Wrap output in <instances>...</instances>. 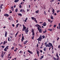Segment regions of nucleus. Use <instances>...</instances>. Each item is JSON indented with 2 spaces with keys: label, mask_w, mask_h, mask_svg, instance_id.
Returning a JSON list of instances; mask_svg holds the SVG:
<instances>
[{
  "label": "nucleus",
  "mask_w": 60,
  "mask_h": 60,
  "mask_svg": "<svg viewBox=\"0 0 60 60\" xmlns=\"http://www.w3.org/2000/svg\"><path fill=\"white\" fill-rule=\"evenodd\" d=\"M42 36L40 35L39 38L37 39V40L38 41V43L39 44H40L41 42H39V41H41V39H43V38H42Z\"/></svg>",
  "instance_id": "nucleus-1"
},
{
  "label": "nucleus",
  "mask_w": 60,
  "mask_h": 60,
  "mask_svg": "<svg viewBox=\"0 0 60 60\" xmlns=\"http://www.w3.org/2000/svg\"><path fill=\"white\" fill-rule=\"evenodd\" d=\"M38 28L39 33H42V29H41V28L40 29V27H37Z\"/></svg>",
  "instance_id": "nucleus-2"
},
{
  "label": "nucleus",
  "mask_w": 60,
  "mask_h": 60,
  "mask_svg": "<svg viewBox=\"0 0 60 60\" xmlns=\"http://www.w3.org/2000/svg\"><path fill=\"white\" fill-rule=\"evenodd\" d=\"M23 26V28L22 29V31H25V29H26V27L25 25H22Z\"/></svg>",
  "instance_id": "nucleus-3"
},
{
  "label": "nucleus",
  "mask_w": 60,
  "mask_h": 60,
  "mask_svg": "<svg viewBox=\"0 0 60 60\" xmlns=\"http://www.w3.org/2000/svg\"><path fill=\"white\" fill-rule=\"evenodd\" d=\"M9 46H8L4 49V50L5 51H7V49H9Z\"/></svg>",
  "instance_id": "nucleus-4"
},
{
  "label": "nucleus",
  "mask_w": 60,
  "mask_h": 60,
  "mask_svg": "<svg viewBox=\"0 0 60 60\" xmlns=\"http://www.w3.org/2000/svg\"><path fill=\"white\" fill-rule=\"evenodd\" d=\"M57 54L56 55V56L57 57V58H56V60H59V56H58V55L57 54V52L56 53Z\"/></svg>",
  "instance_id": "nucleus-5"
},
{
  "label": "nucleus",
  "mask_w": 60,
  "mask_h": 60,
  "mask_svg": "<svg viewBox=\"0 0 60 60\" xmlns=\"http://www.w3.org/2000/svg\"><path fill=\"white\" fill-rule=\"evenodd\" d=\"M35 26L36 27H39V28L40 27V28H41V27L40 26L39 24H36L35 25Z\"/></svg>",
  "instance_id": "nucleus-6"
},
{
  "label": "nucleus",
  "mask_w": 60,
  "mask_h": 60,
  "mask_svg": "<svg viewBox=\"0 0 60 60\" xmlns=\"http://www.w3.org/2000/svg\"><path fill=\"white\" fill-rule=\"evenodd\" d=\"M48 45H49V47H51V46L52 47L53 46V45H52V44L51 43H49L48 44Z\"/></svg>",
  "instance_id": "nucleus-7"
},
{
  "label": "nucleus",
  "mask_w": 60,
  "mask_h": 60,
  "mask_svg": "<svg viewBox=\"0 0 60 60\" xmlns=\"http://www.w3.org/2000/svg\"><path fill=\"white\" fill-rule=\"evenodd\" d=\"M4 16H6L8 17H9V15L7 14L6 13L4 14Z\"/></svg>",
  "instance_id": "nucleus-8"
},
{
  "label": "nucleus",
  "mask_w": 60,
  "mask_h": 60,
  "mask_svg": "<svg viewBox=\"0 0 60 60\" xmlns=\"http://www.w3.org/2000/svg\"><path fill=\"white\" fill-rule=\"evenodd\" d=\"M46 25L47 24L46 23V22H45L42 24V25L43 26H46Z\"/></svg>",
  "instance_id": "nucleus-9"
},
{
  "label": "nucleus",
  "mask_w": 60,
  "mask_h": 60,
  "mask_svg": "<svg viewBox=\"0 0 60 60\" xmlns=\"http://www.w3.org/2000/svg\"><path fill=\"white\" fill-rule=\"evenodd\" d=\"M5 37H7V32L5 31Z\"/></svg>",
  "instance_id": "nucleus-10"
},
{
  "label": "nucleus",
  "mask_w": 60,
  "mask_h": 60,
  "mask_svg": "<svg viewBox=\"0 0 60 60\" xmlns=\"http://www.w3.org/2000/svg\"><path fill=\"white\" fill-rule=\"evenodd\" d=\"M19 53L20 54V55H22L23 54V52H22V50H21L20 51Z\"/></svg>",
  "instance_id": "nucleus-11"
},
{
  "label": "nucleus",
  "mask_w": 60,
  "mask_h": 60,
  "mask_svg": "<svg viewBox=\"0 0 60 60\" xmlns=\"http://www.w3.org/2000/svg\"><path fill=\"white\" fill-rule=\"evenodd\" d=\"M27 42H28V41L26 40V41H25L23 43L24 44V45L26 44V43Z\"/></svg>",
  "instance_id": "nucleus-12"
},
{
  "label": "nucleus",
  "mask_w": 60,
  "mask_h": 60,
  "mask_svg": "<svg viewBox=\"0 0 60 60\" xmlns=\"http://www.w3.org/2000/svg\"><path fill=\"white\" fill-rule=\"evenodd\" d=\"M29 31V30H27L26 29H25V33H26V34H27V33H28Z\"/></svg>",
  "instance_id": "nucleus-13"
},
{
  "label": "nucleus",
  "mask_w": 60,
  "mask_h": 60,
  "mask_svg": "<svg viewBox=\"0 0 60 60\" xmlns=\"http://www.w3.org/2000/svg\"><path fill=\"white\" fill-rule=\"evenodd\" d=\"M43 57H44V55H43L42 56H41V57L40 58V59H42V58H43Z\"/></svg>",
  "instance_id": "nucleus-14"
},
{
  "label": "nucleus",
  "mask_w": 60,
  "mask_h": 60,
  "mask_svg": "<svg viewBox=\"0 0 60 60\" xmlns=\"http://www.w3.org/2000/svg\"><path fill=\"white\" fill-rule=\"evenodd\" d=\"M7 43V41H5L4 42L3 45H4L5 44H6Z\"/></svg>",
  "instance_id": "nucleus-15"
},
{
  "label": "nucleus",
  "mask_w": 60,
  "mask_h": 60,
  "mask_svg": "<svg viewBox=\"0 0 60 60\" xmlns=\"http://www.w3.org/2000/svg\"><path fill=\"white\" fill-rule=\"evenodd\" d=\"M37 53L38 54V56H39V51H37Z\"/></svg>",
  "instance_id": "nucleus-16"
},
{
  "label": "nucleus",
  "mask_w": 60,
  "mask_h": 60,
  "mask_svg": "<svg viewBox=\"0 0 60 60\" xmlns=\"http://www.w3.org/2000/svg\"><path fill=\"white\" fill-rule=\"evenodd\" d=\"M50 18L51 19H54V18L53 17V16L52 15L51 16Z\"/></svg>",
  "instance_id": "nucleus-17"
},
{
  "label": "nucleus",
  "mask_w": 60,
  "mask_h": 60,
  "mask_svg": "<svg viewBox=\"0 0 60 60\" xmlns=\"http://www.w3.org/2000/svg\"><path fill=\"white\" fill-rule=\"evenodd\" d=\"M48 31H50V32L52 31V29H48Z\"/></svg>",
  "instance_id": "nucleus-18"
},
{
  "label": "nucleus",
  "mask_w": 60,
  "mask_h": 60,
  "mask_svg": "<svg viewBox=\"0 0 60 60\" xmlns=\"http://www.w3.org/2000/svg\"><path fill=\"white\" fill-rule=\"evenodd\" d=\"M31 19H32V20H34V19H35V18H34V17H31Z\"/></svg>",
  "instance_id": "nucleus-19"
},
{
  "label": "nucleus",
  "mask_w": 60,
  "mask_h": 60,
  "mask_svg": "<svg viewBox=\"0 0 60 60\" xmlns=\"http://www.w3.org/2000/svg\"><path fill=\"white\" fill-rule=\"evenodd\" d=\"M18 49V48H16L14 50V51H15L16 52H17V50Z\"/></svg>",
  "instance_id": "nucleus-20"
},
{
  "label": "nucleus",
  "mask_w": 60,
  "mask_h": 60,
  "mask_svg": "<svg viewBox=\"0 0 60 60\" xmlns=\"http://www.w3.org/2000/svg\"><path fill=\"white\" fill-rule=\"evenodd\" d=\"M28 52L29 53H30V54H32L33 52H32L31 51H30L29 50H28Z\"/></svg>",
  "instance_id": "nucleus-21"
},
{
  "label": "nucleus",
  "mask_w": 60,
  "mask_h": 60,
  "mask_svg": "<svg viewBox=\"0 0 60 60\" xmlns=\"http://www.w3.org/2000/svg\"><path fill=\"white\" fill-rule=\"evenodd\" d=\"M19 0H15L14 2H15V3H17L18 2H19Z\"/></svg>",
  "instance_id": "nucleus-22"
},
{
  "label": "nucleus",
  "mask_w": 60,
  "mask_h": 60,
  "mask_svg": "<svg viewBox=\"0 0 60 60\" xmlns=\"http://www.w3.org/2000/svg\"><path fill=\"white\" fill-rule=\"evenodd\" d=\"M39 11L38 10L36 11L35 12L36 13H39Z\"/></svg>",
  "instance_id": "nucleus-23"
},
{
  "label": "nucleus",
  "mask_w": 60,
  "mask_h": 60,
  "mask_svg": "<svg viewBox=\"0 0 60 60\" xmlns=\"http://www.w3.org/2000/svg\"><path fill=\"white\" fill-rule=\"evenodd\" d=\"M15 11L16 12H18V8L16 9Z\"/></svg>",
  "instance_id": "nucleus-24"
},
{
  "label": "nucleus",
  "mask_w": 60,
  "mask_h": 60,
  "mask_svg": "<svg viewBox=\"0 0 60 60\" xmlns=\"http://www.w3.org/2000/svg\"><path fill=\"white\" fill-rule=\"evenodd\" d=\"M42 37L43 38V39H45V36L44 35H43L42 36Z\"/></svg>",
  "instance_id": "nucleus-25"
},
{
  "label": "nucleus",
  "mask_w": 60,
  "mask_h": 60,
  "mask_svg": "<svg viewBox=\"0 0 60 60\" xmlns=\"http://www.w3.org/2000/svg\"><path fill=\"white\" fill-rule=\"evenodd\" d=\"M34 21L36 23H37V20H36V19H35L34 20Z\"/></svg>",
  "instance_id": "nucleus-26"
},
{
  "label": "nucleus",
  "mask_w": 60,
  "mask_h": 60,
  "mask_svg": "<svg viewBox=\"0 0 60 60\" xmlns=\"http://www.w3.org/2000/svg\"><path fill=\"white\" fill-rule=\"evenodd\" d=\"M18 15L19 16H21H21H22V14L21 13L18 14Z\"/></svg>",
  "instance_id": "nucleus-27"
},
{
  "label": "nucleus",
  "mask_w": 60,
  "mask_h": 60,
  "mask_svg": "<svg viewBox=\"0 0 60 60\" xmlns=\"http://www.w3.org/2000/svg\"><path fill=\"white\" fill-rule=\"evenodd\" d=\"M45 47H49V44H47L45 45Z\"/></svg>",
  "instance_id": "nucleus-28"
},
{
  "label": "nucleus",
  "mask_w": 60,
  "mask_h": 60,
  "mask_svg": "<svg viewBox=\"0 0 60 60\" xmlns=\"http://www.w3.org/2000/svg\"><path fill=\"white\" fill-rule=\"evenodd\" d=\"M19 46H20V48H23V46H22L20 44H19Z\"/></svg>",
  "instance_id": "nucleus-29"
},
{
  "label": "nucleus",
  "mask_w": 60,
  "mask_h": 60,
  "mask_svg": "<svg viewBox=\"0 0 60 60\" xmlns=\"http://www.w3.org/2000/svg\"><path fill=\"white\" fill-rule=\"evenodd\" d=\"M19 25V24H17V25H16V28H18V26Z\"/></svg>",
  "instance_id": "nucleus-30"
},
{
  "label": "nucleus",
  "mask_w": 60,
  "mask_h": 60,
  "mask_svg": "<svg viewBox=\"0 0 60 60\" xmlns=\"http://www.w3.org/2000/svg\"><path fill=\"white\" fill-rule=\"evenodd\" d=\"M22 39L24 40V37L23 36H22Z\"/></svg>",
  "instance_id": "nucleus-31"
},
{
  "label": "nucleus",
  "mask_w": 60,
  "mask_h": 60,
  "mask_svg": "<svg viewBox=\"0 0 60 60\" xmlns=\"http://www.w3.org/2000/svg\"><path fill=\"white\" fill-rule=\"evenodd\" d=\"M44 51H46V48L45 47L44 49Z\"/></svg>",
  "instance_id": "nucleus-32"
},
{
  "label": "nucleus",
  "mask_w": 60,
  "mask_h": 60,
  "mask_svg": "<svg viewBox=\"0 0 60 60\" xmlns=\"http://www.w3.org/2000/svg\"><path fill=\"white\" fill-rule=\"evenodd\" d=\"M52 12H54L55 13V10L54 9H52Z\"/></svg>",
  "instance_id": "nucleus-33"
},
{
  "label": "nucleus",
  "mask_w": 60,
  "mask_h": 60,
  "mask_svg": "<svg viewBox=\"0 0 60 60\" xmlns=\"http://www.w3.org/2000/svg\"><path fill=\"white\" fill-rule=\"evenodd\" d=\"M46 31H47V30L46 29H45V31H44L43 32V33H45L46 32Z\"/></svg>",
  "instance_id": "nucleus-34"
},
{
  "label": "nucleus",
  "mask_w": 60,
  "mask_h": 60,
  "mask_svg": "<svg viewBox=\"0 0 60 60\" xmlns=\"http://www.w3.org/2000/svg\"><path fill=\"white\" fill-rule=\"evenodd\" d=\"M53 57V59H54V60H56V58L55 57Z\"/></svg>",
  "instance_id": "nucleus-35"
},
{
  "label": "nucleus",
  "mask_w": 60,
  "mask_h": 60,
  "mask_svg": "<svg viewBox=\"0 0 60 60\" xmlns=\"http://www.w3.org/2000/svg\"><path fill=\"white\" fill-rule=\"evenodd\" d=\"M1 47H2V48H3V49H4V46H1Z\"/></svg>",
  "instance_id": "nucleus-36"
},
{
  "label": "nucleus",
  "mask_w": 60,
  "mask_h": 60,
  "mask_svg": "<svg viewBox=\"0 0 60 60\" xmlns=\"http://www.w3.org/2000/svg\"><path fill=\"white\" fill-rule=\"evenodd\" d=\"M34 36H33V37H32L31 39H34Z\"/></svg>",
  "instance_id": "nucleus-37"
},
{
  "label": "nucleus",
  "mask_w": 60,
  "mask_h": 60,
  "mask_svg": "<svg viewBox=\"0 0 60 60\" xmlns=\"http://www.w3.org/2000/svg\"><path fill=\"white\" fill-rule=\"evenodd\" d=\"M59 27V29H60V23H59L58 24Z\"/></svg>",
  "instance_id": "nucleus-38"
},
{
  "label": "nucleus",
  "mask_w": 60,
  "mask_h": 60,
  "mask_svg": "<svg viewBox=\"0 0 60 60\" xmlns=\"http://www.w3.org/2000/svg\"><path fill=\"white\" fill-rule=\"evenodd\" d=\"M14 48V47L13 46L12 48H11V49L12 50Z\"/></svg>",
  "instance_id": "nucleus-39"
},
{
  "label": "nucleus",
  "mask_w": 60,
  "mask_h": 60,
  "mask_svg": "<svg viewBox=\"0 0 60 60\" xmlns=\"http://www.w3.org/2000/svg\"><path fill=\"white\" fill-rule=\"evenodd\" d=\"M1 56L2 57V58H3V57H4V54H1Z\"/></svg>",
  "instance_id": "nucleus-40"
},
{
  "label": "nucleus",
  "mask_w": 60,
  "mask_h": 60,
  "mask_svg": "<svg viewBox=\"0 0 60 60\" xmlns=\"http://www.w3.org/2000/svg\"><path fill=\"white\" fill-rule=\"evenodd\" d=\"M20 5L19 6V8H22V6L21 5Z\"/></svg>",
  "instance_id": "nucleus-41"
},
{
  "label": "nucleus",
  "mask_w": 60,
  "mask_h": 60,
  "mask_svg": "<svg viewBox=\"0 0 60 60\" xmlns=\"http://www.w3.org/2000/svg\"><path fill=\"white\" fill-rule=\"evenodd\" d=\"M22 11H23V9H21L20 11V12H22Z\"/></svg>",
  "instance_id": "nucleus-42"
},
{
  "label": "nucleus",
  "mask_w": 60,
  "mask_h": 60,
  "mask_svg": "<svg viewBox=\"0 0 60 60\" xmlns=\"http://www.w3.org/2000/svg\"><path fill=\"white\" fill-rule=\"evenodd\" d=\"M0 9H3V7H2V6H0Z\"/></svg>",
  "instance_id": "nucleus-43"
},
{
  "label": "nucleus",
  "mask_w": 60,
  "mask_h": 60,
  "mask_svg": "<svg viewBox=\"0 0 60 60\" xmlns=\"http://www.w3.org/2000/svg\"><path fill=\"white\" fill-rule=\"evenodd\" d=\"M44 14L45 15H47V14L46 13V11H44Z\"/></svg>",
  "instance_id": "nucleus-44"
},
{
  "label": "nucleus",
  "mask_w": 60,
  "mask_h": 60,
  "mask_svg": "<svg viewBox=\"0 0 60 60\" xmlns=\"http://www.w3.org/2000/svg\"><path fill=\"white\" fill-rule=\"evenodd\" d=\"M47 20L49 22H50L51 21V20L50 19H47Z\"/></svg>",
  "instance_id": "nucleus-45"
},
{
  "label": "nucleus",
  "mask_w": 60,
  "mask_h": 60,
  "mask_svg": "<svg viewBox=\"0 0 60 60\" xmlns=\"http://www.w3.org/2000/svg\"><path fill=\"white\" fill-rule=\"evenodd\" d=\"M34 32H33L32 33V35H33V36H34Z\"/></svg>",
  "instance_id": "nucleus-46"
},
{
  "label": "nucleus",
  "mask_w": 60,
  "mask_h": 60,
  "mask_svg": "<svg viewBox=\"0 0 60 60\" xmlns=\"http://www.w3.org/2000/svg\"><path fill=\"white\" fill-rule=\"evenodd\" d=\"M8 41H10V37H8Z\"/></svg>",
  "instance_id": "nucleus-47"
},
{
  "label": "nucleus",
  "mask_w": 60,
  "mask_h": 60,
  "mask_svg": "<svg viewBox=\"0 0 60 60\" xmlns=\"http://www.w3.org/2000/svg\"><path fill=\"white\" fill-rule=\"evenodd\" d=\"M19 33V32H17V33L16 34H15V35H18V33Z\"/></svg>",
  "instance_id": "nucleus-48"
},
{
  "label": "nucleus",
  "mask_w": 60,
  "mask_h": 60,
  "mask_svg": "<svg viewBox=\"0 0 60 60\" xmlns=\"http://www.w3.org/2000/svg\"><path fill=\"white\" fill-rule=\"evenodd\" d=\"M56 25H54L53 26V27H56Z\"/></svg>",
  "instance_id": "nucleus-49"
},
{
  "label": "nucleus",
  "mask_w": 60,
  "mask_h": 60,
  "mask_svg": "<svg viewBox=\"0 0 60 60\" xmlns=\"http://www.w3.org/2000/svg\"><path fill=\"white\" fill-rule=\"evenodd\" d=\"M31 32L32 33L34 32V30H32Z\"/></svg>",
  "instance_id": "nucleus-50"
},
{
  "label": "nucleus",
  "mask_w": 60,
  "mask_h": 60,
  "mask_svg": "<svg viewBox=\"0 0 60 60\" xmlns=\"http://www.w3.org/2000/svg\"><path fill=\"white\" fill-rule=\"evenodd\" d=\"M54 0H51L50 1V2H54Z\"/></svg>",
  "instance_id": "nucleus-51"
},
{
  "label": "nucleus",
  "mask_w": 60,
  "mask_h": 60,
  "mask_svg": "<svg viewBox=\"0 0 60 60\" xmlns=\"http://www.w3.org/2000/svg\"><path fill=\"white\" fill-rule=\"evenodd\" d=\"M2 44H3V42H1L0 43V45H1Z\"/></svg>",
  "instance_id": "nucleus-52"
},
{
  "label": "nucleus",
  "mask_w": 60,
  "mask_h": 60,
  "mask_svg": "<svg viewBox=\"0 0 60 60\" xmlns=\"http://www.w3.org/2000/svg\"><path fill=\"white\" fill-rule=\"evenodd\" d=\"M55 41H53L52 42V43L53 44H54V43H55Z\"/></svg>",
  "instance_id": "nucleus-53"
},
{
  "label": "nucleus",
  "mask_w": 60,
  "mask_h": 60,
  "mask_svg": "<svg viewBox=\"0 0 60 60\" xmlns=\"http://www.w3.org/2000/svg\"><path fill=\"white\" fill-rule=\"evenodd\" d=\"M4 6V4H2L0 5V6H2H2Z\"/></svg>",
  "instance_id": "nucleus-54"
},
{
  "label": "nucleus",
  "mask_w": 60,
  "mask_h": 60,
  "mask_svg": "<svg viewBox=\"0 0 60 60\" xmlns=\"http://www.w3.org/2000/svg\"><path fill=\"white\" fill-rule=\"evenodd\" d=\"M47 42H46L45 43V45H47Z\"/></svg>",
  "instance_id": "nucleus-55"
},
{
  "label": "nucleus",
  "mask_w": 60,
  "mask_h": 60,
  "mask_svg": "<svg viewBox=\"0 0 60 60\" xmlns=\"http://www.w3.org/2000/svg\"><path fill=\"white\" fill-rule=\"evenodd\" d=\"M60 11H59V10H57V13H58V12H60Z\"/></svg>",
  "instance_id": "nucleus-56"
},
{
  "label": "nucleus",
  "mask_w": 60,
  "mask_h": 60,
  "mask_svg": "<svg viewBox=\"0 0 60 60\" xmlns=\"http://www.w3.org/2000/svg\"><path fill=\"white\" fill-rule=\"evenodd\" d=\"M12 26H13V27H14V26H15V25H14V24H12Z\"/></svg>",
  "instance_id": "nucleus-57"
},
{
  "label": "nucleus",
  "mask_w": 60,
  "mask_h": 60,
  "mask_svg": "<svg viewBox=\"0 0 60 60\" xmlns=\"http://www.w3.org/2000/svg\"><path fill=\"white\" fill-rule=\"evenodd\" d=\"M11 53H10V54H8V57H9V56H10L11 55Z\"/></svg>",
  "instance_id": "nucleus-58"
},
{
  "label": "nucleus",
  "mask_w": 60,
  "mask_h": 60,
  "mask_svg": "<svg viewBox=\"0 0 60 60\" xmlns=\"http://www.w3.org/2000/svg\"><path fill=\"white\" fill-rule=\"evenodd\" d=\"M28 19V18L26 17V18L25 20H27Z\"/></svg>",
  "instance_id": "nucleus-59"
},
{
  "label": "nucleus",
  "mask_w": 60,
  "mask_h": 60,
  "mask_svg": "<svg viewBox=\"0 0 60 60\" xmlns=\"http://www.w3.org/2000/svg\"><path fill=\"white\" fill-rule=\"evenodd\" d=\"M53 22V20H52L51 22H50V23H52V22Z\"/></svg>",
  "instance_id": "nucleus-60"
},
{
  "label": "nucleus",
  "mask_w": 60,
  "mask_h": 60,
  "mask_svg": "<svg viewBox=\"0 0 60 60\" xmlns=\"http://www.w3.org/2000/svg\"><path fill=\"white\" fill-rule=\"evenodd\" d=\"M39 46V45H38V44H37V47H38V46Z\"/></svg>",
  "instance_id": "nucleus-61"
},
{
  "label": "nucleus",
  "mask_w": 60,
  "mask_h": 60,
  "mask_svg": "<svg viewBox=\"0 0 60 60\" xmlns=\"http://www.w3.org/2000/svg\"><path fill=\"white\" fill-rule=\"evenodd\" d=\"M54 15L56 16V13H55L54 14Z\"/></svg>",
  "instance_id": "nucleus-62"
},
{
  "label": "nucleus",
  "mask_w": 60,
  "mask_h": 60,
  "mask_svg": "<svg viewBox=\"0 0 60 60\" xmlns=\"http://www.w3.org/2000/svg\"><path fill=\"white\" fill-rule=\"evenodd\" d=\"M34 60H38V59L36 58H35V59Z\"/></svg>",
  "instance_id": "nucleus-63"
},
{
  "label": "nucleus",
  "mask_w": 60,
  "mask_h": 60,
  "mask_svg": "<svg viewBox=\"0 0 60 60\" xmlns=\"http://www.w3.org/2000/svg\"><path fill=\"white\" fill-rule=\"evenodd\" d=\"M58 48H60V45H59L58 46Z\"/></svg>",
  "instance_id": "nucleus-64"
}]
</instances>
